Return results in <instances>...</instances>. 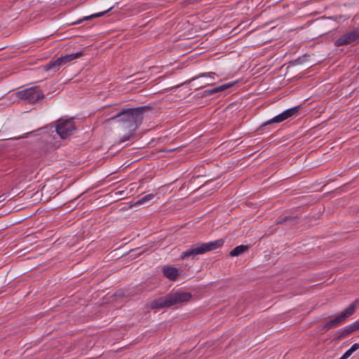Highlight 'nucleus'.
<instances>
[{
	"label": "nucleus",
	"instance_id": "obj_1",
	"mask_svg": "<svg viewBox=\"0 0 359 359\" xmlns=\"http://www.w3.org/2000/svg\"><path fill=\"white\" fill-rule=\"evenodd\" d=\"M111 118H118V121L122 124L123 129L127 131L120 140V142H124L133 137L140 124L143 118L142 108L123 109Z\"/></svg>",
	"mask_w": 359,
	"mask_h": 359
},
{
	"label": "nucleus",
	"instance_id": "obj_2",
	"mask_svg": "<svg viewBox=\"0 0 359 359\" xmlns=\"http://www.w3.org/2000/svg\"><path fill=\"white\" fill-rule=\"evenodd\" d=\"M191 298V294L190 292H176L151 301L149 307L151 309L170 307L175 304L189 302Z\"/></svg>",
	"mask_w": 359,
	"mask_h": 359
},
{
	"label": "nucleus",
	"instance_id": "obj_3",
	"mask_svg": "<svg viewBox=\"0 0 359 359\" xmlns=\"http://www.w3.org/2000/svg\"><path fill=\"white\" fill-rule=\"evenodd\" d=\"M224 243V241L223 239H218L215 241L192 245L190 248L184 251L181 254L180 258L182 259H187L189 257L194 258L196 255H203L208 252L217 249L222 247Z\"/></svg>",
	"mask_w": 359,
	"mask_h": 359
},
{
	"label": "nucleus",
	"instance_id": "obj_4",
	"mask_svg": "<svg viewBox=\"0 0 359 359\" xmlns=\"http://www.w3.org/2000/svg\"><path fill=\"white\" fill-rule=\"evenodd\" d=\"M358 306L359 300L356 299L335 318L327 322L324 326L325 329L329 330L344 323L348 317L351 316L355 312Z\"/></svg>",
	"mask_w": 359,
	"mask_h": 359
},
{
	"label": "nucleus",
	"instance_id": "obj_5",
	"mask_svg": "<svg viewBox=\"0 0 359 359\" xmlns=\"http://www.w3.org/2000/svg\"><path fill=\"white\" fill-rule=\"evenodd\" d=\"M76 130L74 122L72 119L58 121L55 130L62 139H66L72 135Z\"/></svg>",
	"mask_w": 359,
	"mask_h": 359
},
{
	"label": "nucleus",
	"instance_id": "obj_6",
	"mask_svg": "<svg viewBox=\"0 0 359 359\" xmlns=\"http://www.w3.org/2000/svg\"><path fill=\"white\" fill-rule=\"evenodd\" d=\"M18 94L21 99L30 103H34L42 100L44 97L43 92L37 86L26 88L19 91Z\"/></svg>",
	"mask_w": 359,
	"mask_h": 359
},
{
	"label": "nucleus",
	"instance_id": "obj_7",
	"mask_svg": "<svg viewBox=\"0 0 359 359\" xmlns=\"http://www.w3.org/2000/svg\"><path fill=\"white\" fill-rule=\"evenodd\" d=\"M299 107H294L290 109H287L280 113V114L274 116L273 118H271L270 120L265 122L263 126H266L272 123H278L284 121L285 120L293 116L294 114H296L298 111L299 110Z\"/></svg>",
	"mask_w": 359,
	"mask_h": 359
},
{
	"label": "nucleus",
	"instance_id": "obj_8",
	"mask_svg": "<svg viewBox=\"0 0 359 359\" xmlns=\"http://www.w3.org/2000/svg\"><path fill=\"white\" fill-rule=\"evenodd\" d=\"M359 39V29H355L351 32H348L341 37H339L337 40L335 41L334 45L336 46H341L345 45H348Z\"/></svg>",
	"mask_w": 359,
	"mask_h": 359
},
{
	"label": "nucleus",
	"instance_id": "obj_9",
	"mask_svg": "<svg viewBox=\"0 0 359 359\" xmlns=\"http://www.w3.org/2000/svg\"><path fill=\"white\" fill-rule=\"evenodd\" d=\"M358 330H359V328L357 326L355 322H353V323L344 327L343 328L338 330L334 333V339L339 340V339H344V338L347 337L348 336H349L353 332H354Z\"/></svg>",
	"mask_w": 359,
	"mask_h": 359
},
{
	"label": "nucleus",
	"instance_id": "obj_10",
	"mask_svg": "<svg viewBox=\"0 0 359 359\" xmlns=\"http://www.w3.org/2000/svg\"><path fill=\"white\" fill-rule=\"evenodd\" d=\"M162 271L163 275L172 281H175L180 276V271L177 268L168 265L163 266Z\"/></svg>",
	"mask_w": 359,
	"mask_h": 359
},
{
	"label": "nucleus",
	"instance_id": "obj_11",
	"mask_svg": "<svg viewBox=\"0 0 359 359\" xmlns=\"http://www.w3.org/2000/svg\"><path fill=\"white\" fill-rule=\"evenodd\" d=\"M83 55L82 51L67 54L65 55H62L59 58L60 60V62H62V65L64 66L68 62H72V60H74L80 57H81Z\"/></svg>",
	"mask_w": 359,
	"mask_h": 359
},
{
	"label": "nucleus",
	"instance_id": "obj_12",
	"mask_svg": "<svg viewBox=\"0 0 359 359\" xmlns=\"http://www.w3.org/2000/svg\"><path fill=\"white\" fill-rule=\"evenodd\" d=\"M62 66L63 65L60 62V58L58 57L55 60H50L48 64L45 65L44 69L46 71L57 72Z\"/></svg>",
	"mask_w": 359,
	"mask_h": 359
},
{
	"label": "nucleus",
	"instance_id": "obj_13",
	"mask_svg": "<svg viewBox=\"0 0 359 359\" xmlns=\"http://www.w3.org/2000/svg\"><path fill=\"white\" fill-rule=\"evenodd\" d=\"M248 249V247L247 245H238V246L236 247L235 248H233L230 252L229 254L232 257L239 256L241 254H243V252H245Z\"/></svg>",
	"mask_w": 359,
	"mask_h": 359
},
{
	"label": "nucleus",
	"instance_id": "obj_14",
	"mask_svg": "<svg viewBox=\"0 0 359 359\" xmlns=\"http://www.w3.org/2000/svg\"><path fill=\"white\" fill-rule=\"evenodd\" d=\"M154 196H155L153 194H149L145 195L144 196H143L141 198H140L139 200H137L135 202V205H140L142 204L147 203L149 201H151L152 199H154Z\"/></svg>",
	"mask_w": 359,
	"mask_h": 359
},
{
	"label": "nucleus",
	"instance_id": "obj_15",
	"mask_svg": "<svg viewBox=\"0 0 359 359\" xmlns=\"http://www.w3.org/2000/svg\"><path fill=\"white\" fill-rule=\"evenodd\" d=\"M107 13V11H103V12H100V13H94V14H92L91 15H89V16H86L80 20H79L78 21H76V22H74V24H80L81 22H82L83 21H85V20H88L93 18H99V17H101L103 15H104L105 13Z\"/></svg>",
	"mask_w": 359,
	"mask_h": 359
},
{
	"label": "nucleus",
	"instance_id": "obj_16",
	"mask_svg": "<svg viewBox=\"0 0 359 359\" xmlns=\"http://www.w3.org/2000/svg\"><path fill=\"white\" fill-rule=\"evenodd\" d=\"M236 82H230V83H224L222 85H220L217 87H215L216 88V90H217V93H219V92H222V91H224L231 87H232Z\"/></svg>",
	"mask_w": 359,
	"mask_h": 359
},
{
	"label": "nucleus",
	"instance_id": "obj_17",
	"mask_svg": "<svg viewBox=\"0 0 359 359\" xmlns=\"http://www.w3.org/2000/svg\"><path fill=\"white\" fill-rule=\"evenodd\" d=\"M211 75H215V74L213 72L203 73V74H201L200 75L193 78L191 81L198 79L199 77H208V76H210Z\"/></svg>",
	"mask_w": 359,
	"mask_h": 359
},
{
	"label": "nucleus",
	"instance_id": "obj_18",
	"mask_svg": "<svg viewBox=\"0 0 359 359\" xmlns=\"http://www.w3.org/2000/svg\"><path fill=\"white\" fill-rule=\"evenodd\" d=\"M352 353H353L350 352V350L348 349L339 359H347L348 358H349L352 355Z\"/></svg>",
	"mask_w": 359,
	"mask_h": 359
},
{
	"label": "nucleus",
	"instance_id": "obj_19",
	"mask_svg": "<svg viewBox=\"0 0 359 359\" xmlns=\"http://www.w3.org/2000/svg\"><path fill=\"white\" fill-rule=\"evenodd\" d=\"M204 93H205V95H211L217 93L215 88H214L212 89L207 90Z\"/></svg>",
	"mask_w": 359,
	"mask_h": 359
},
{
	"label": "nucleus",
	"instance_id": "obj_20",
	"mask_svg": "<svg viewBox=\"0 0 359 359\" xmlns=\"http://www.w3.org/2000/svg\"><path fill=\"white\" fill-rule=\"evenodd\" d=\"M359 348V344L356 343L351 346V347L349 348L350 352L353 353L354 351H357Z\"/></svg>",
	"mask_w": 359,
	"mask_h": 359
},
{
	"label": "nucleus",
	"instance_id": "obj_21",
	"mask_svg": "<svg viewBox=\"0 0 359 359\" xmlns=\"http://www.w3.org/2000/svg\"><path fill=\"white\" fill-rule=\"evenodd\" d=\"M288 220H296L295 217H285L284 219H283L281 221L278 222V223H283L285 222Z\"/></svg>",
	"mask_w": 359,
	"mask_h": 359
},
{
	"label": "nucleus",
	"instance_id": "obj_22",
	"mask_svg": "<svg viewBox=\"0 0 359 359\" xmlns=\"http://www.w3.org/2000/svg\"><path fill=\"white\" fill-rule=\"evenodd\" d=\"M214 76H215V75H211V76H209V77H210V78H212V79H215Z\"/></svg>",
	"mask_w": 359,
	"mask_h": 359
}]
</instances>
